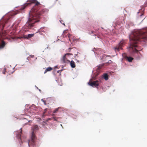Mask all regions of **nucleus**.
<instances>
[{"label":"nucleus","mask_w":147,"mask_h":147,"mask_svg":"<svg viewBox=\"0 0 147 147\" xmlns=\"http://www.w3.org/2000/svg\"><path fill=\"white\" fill-rule=\"evenodd\" d=\"M20 20H18L16 21L15 23V26H18L19 25V24H20Z\"/></svg>","instance_id":"nucleus-15"},{"label":"nucleus","mask_w":147,"mask_h":147,"mask_svg":"<svg viewBox=\"0 0 147 147\" xmlns=\"http://www.w3.org/2000/svg\"><path fill=\"white\" fill-rule=\"evenodd\" d=\"M100 82V80H97L93 82H88V84L93 87L94 86L95 87L97 88V87L98 86Z\"/></svg>","instance_id":"nucleus-7"},{"label":"nucleus","mask_w":147,"mask_h":147,"mask_svg":"<svg viewBox=\"0 0 147 147\" xmlns=\"http://www.w3.org/2000/svg\"><path fill=\"white\" fill-rule=\"evenodd\" d=\"M68 32V31L67 30H66L64 31L63 33L64 34L67 33Z\"/></svg>","instance_id":"nucleus-20"},{"label":"nucleus","mask_w":147,"mask_h":147,"mask_svg":"<svg viewBox=\"0 0 147 147\" xmlns=\"http://www.w3.org/2000/svg\"><path fill=\"white\" fill-rule=\"evenodd\" d=\"M34 35V34H28L27 36L26 35L25 36V38H30L31 37H33Z\"/></svg>","instance_id":"nucleus-13"},{"label":"nucleus","mask_w":147,"mask_h":147,"mask_svg":"<svg viewBox=\"0 0 147 147\" xmlns=\"http://www.w3.org/2000/svg\"><path fill=\"white\" fill-rule=\"evenodd\" d=\"M38 129V127L37 125H35L32 128V133L31 135L30 139L29 140L28 143V145L29 146H35L36 138L35 133Z\"/></svg>","instance_id":"nucleus-3"},{"label":"nucleus","mask_w":147,"mask_h":147,"mask_svg":"<svg viewBox=\"0 0 147 147\" xmlns=\"http://www.w3.org/2000/svg\"><path fill=\"white\" fill-rule=\"evenodd\" d=\"M70 65L71 67L73 68H74L76 67L75 63L73 61H71L70 62Z\"/></svg>","instance_id":"nucleus-11"},{"label":"nucleus","mask_w":147,"mask_h":147,"mask_svg":"<svg viewBox=\"0 0 147 147\" xmlns=\"http://www.w3.org/2000/svg\"><path fill=\"white\" fill-rule=\"evenodd\" d=\"M71 35L70 34H68V37L69 38V41H70V37Z\"/></svg>","instance_id":"nucleus-19"},{"label":"nucleus","mask_w":147,"mask_h":147,"mask_svg":"<svg viewBox=\"0 0 147 147\" xmlns=\"http://www.w3.org/2000/svg\"><path fill=\"white\" fill-rule=\"evenodd\" d=\"M7 34L6 31H4L0 34V49L3 48L5 45V42L3 41L5 36Z\"/></svg>","instance_id":"nucleus-4"},{"label":"nucleus","mask_w":147,"mask_h":147,"mask_svg":"<svg viewBox=\"0 0 147 147\" xmlns=\"http://www.w3.org/2000/svg\"><path fill=\"white\" fill-rule=\"evenodd\" d=\"M27 3L21 6L20 9L23 10L28 6L30 5L32 3H35L34 6L31 9L30 12V16L28 21L25 24V26L28 29H31L33 27L35 23L39 22L38 18L40 15L45 14L49 11V10L44 9H42L39 12L37 13L38 9V6L40 5L39 2L36 0H30L27 1Z\"/></svg>","instance_id":"nucleus-1"},{"label":"nucleus","mask_w":147,"mask_h":147,"mask_svg":"<svg viewBox=\"0 0 147 147\" xmlns=\"http://www.w3.org/2000/svg\"><path fill=\"white\" fill-rule=\"evenodd\" d=\"M60 71L61 72V71H58L57 72L58 73H59V72H60Z\"/></svg>","instance_id":"nucleus-22"},{"label":"nucleus","mask_w":147,"mask_h":147,"mask_svg":"<svg viewBox=\"0 0 147 147\" xmlns=\"http://www.w3.org/2000/svg\"><path fill=\"white\" fill-rule=\"evenodd\" d=\"M5 71H6L5 69H4V71H3V74H5Z\"/></svg>","instance_id":"nucleus-21"},{"label":"nucleus","mask_w":147,"mask_h":147,"mask_svg":"<svg viewBox=\"0 0 147 147\" xmlns=\"http://www.w3.org/2000/svg\"><path fill=\"white\" fill-rule=\"evenodd\" d=\"M69 55H72L70 53H67L61 59V61L62 63H66L68 62H70V61L67 58V57Z\"/></svg>","instance_id":"nucleus-6"},{"label":"nucleus","mask_w":147,"mask_h":147,"mask_svg":"<svg viewBox=\"0 0 147 147\" xmlns=\"http://www.w3.org/2000/svg\"><path fill=\"white\" fill-rule=\"evenodd\" d=\"M41 100L44 102L45 105H46V101L45 100H44L43 99H42Z\"/></svg>","instance_id":"nucleus-17"},{"label":"nucleus","mask_w":147,"mask_h":147,"mask_svg":"<svg viewBox=\"0 0 147 147\" xmlns=\"http://www.w3.org/2000/svg\"><path fill=\"white\" fill-rule=\"evenodd\" d=\"M109 61L111 62V60H110V61Z\"/></svg>","instance_id":"nucleus-23"},{"label":"nucleus","mask_w":147,"mask_h":147,"mask_svg":"<svg viewBox=\"0 0 147 147\" xmlns=\"http://www.w3.org/2000/svg\"><path fill=\"white\" fill-rule=\"evenodd\" d=\"M60 22L62 24L64 25H65V24H64V21L63 20H60Z\"/></svg>","instance_id":"nucleus-18"},{"label":"nucleus","mask_w":147,"mask_h":147,"mask_svg":"<svg viewBox=\"0 0 147 147\" xmlns=\"http://www.w3.org/2000/svg\"><path fill=\"white\" fill-rule=\"evenodd\" d=\"M52 69H53V68L52 67H49L46 69V70L44 72V74H45L47 71H51V70H52Z\"/></svg>","instance_id":"nucleus-12"},{"label":"nucleus","mask_w":147,"mask_h":147,"mask_svg":"<svg viewBox=\"0 0 147 147\" xmlns=\"http://www.w3.org/2000/svg\"><path fill=\"white\" fill-rule=\"evenodd\" d=\"M2 20L0 22V30H3V29L5 24L7 22L8 20Z\"/></svg>","instance_id":"nucleus-8"},{"label":"nucleus","mask_w":147,"mask_h":147,"mask_svg":"<svg viewBox=\"0 0 147 147\" xmlns=\"http://www.w3.org/2000/svg\"><path fill=\"white\" fill-rule=\"evenodd\" d=\"M130 43V48L134 52H137L138 51L135 48L137 47V44L139 41L147 39V30L143 31L136 30L132 32L129 35Z\"/></svg>","instance_id":"nucleus-2"},{"label":"nucleus","mask_w":147,"mask_h":147,"mask_svg":"<svg viewBox=\"0 0 147 147\" xmlns=\"http://www.w3.org/2000/svg\"><path fill=\"white\" fill-rule=\"evenodd\" d=\"M103 78L106 80H107L108 79V75L107 74H105L103 76Z\"/></svg>","instance_id":"nucleus-14"},{"label":"nucleus","mask_w":147,"mask_h":147,"mask_svg":"<svg viewBox=\"0 0 147 147\" xmlns=\"http://www.w3.org/2000/svg\"><path fill=\"white\" fill-rule=\"evenodd\" d=\"M125 41L124 40H122L120 41L119 44L115 48V50L119 51L120 50L122 49V47L125 45Z\"/></svg>","instance_id":"nucleus-5"},{"label":"nucleus","mask_w":147,"mask_h":147,"mask_svg":"<svg viewBox=\"0 0 147 147\" xmlns=\"http://www.w3.org/2000/svg\"><path fill=\"white\" fill-rule=\"evenodd\" d=\"M20 132H16V137L18 138V140L20 141L21 140V135L22 134V129L21 128L20 129Z\"/></svg>","instance_id":"nucleus-10"},{"label":"nucleus","mask_w":147,"mask_h":147,"mask_svg":"<svg viewBox=\"0 0 147 147\" xmlns=\"http://www.w3.org/2000/svg\"><path fill=\"white\" fill-rule=\"evenodd\" d=\"M123 55L126 60H127L129 62H131L134 59L132 57H127L125 53H124L123 54Z\"/></svg>","instance_id":"nucleus-9"},{"label":"nucleus","mask_w":147,"mask_h":147,"mask_svg":"<svg viewBox=\"0 0 147 147\" xmlns=\"http://www.w3.org/2000/svg\"><path fill=\"white\" fill-rule=\"evenodd\" d=\"M58 111V108H57L55 110L53 111V113H57V112Z\"/></svg>","instance_id":"nucleus-16"}]
</instances>
